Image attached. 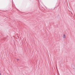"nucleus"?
<instances>
[{
  "instance_id": "nucleus-2",
  "label": "nucleus",
  "mask_w": 75,
  "mask_h": 75,
  "mask_svg": "<svg viewBox=\"0 0 75 75\" xmlns=\"http://www.w3.org/2000/svg\"><path fill=\"white\" fill-rule=\"evenodd\" d=\"M0 75H1V73H0Z\"/></svg>"
},
{
  "instance_id": "nucleus-1",
  "label": "nucleus",
  "mask_w": 75,
  "mask_h": 75,
  "mask_svg": "<svg viewBox=\"0 0 75 75\" xmlns=\"http://www.w3.org/2000/svg\"><path fill=\"white\" fill-rule=\"evenodd\" d=\"M63 38H65L66 37H65V34H64L63 35Z\"/></svg>"
}]
</instances>
